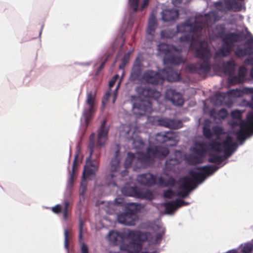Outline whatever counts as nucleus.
<instances>
[{
    "label": "nucleus",
    "instance_id": "obj_1",
    "mask_svg": "<svg viewBox=\"0 0 253 253\" xmlns=\"http://www.w3.org/2000/svg\"><path fill=\"white\" fill-rule=\"evenodd\" d=\"M244 0H220L214 3L216 10L209 12L204 16H197L190 18L184 23L177 26V32L184 33L179 38V42H197L200 44V47H205L202 43L203 37H208L209 40H214L218 37L222 38L223 42L227 45H233L235 43L242 41L249 36L250 33L246 29V35L243 31L237 30L223 35L224 27L223 25L216 26L211 29L212 25L218 21L222 14L228 10L239 11L242 10Z\"/></svg>",
    "mask_w": 253,
    "mask_h": 253
},
{
    "label": "nucleus",
    "instance_id": "obj_2",
    "mask_svg": "<svg viewBox=\"0 0 253 253\" xmlns=\"http://www.w3.org/2000/svg\"><path fill=\"white\" fill-rule=\"evenodd\" d=\"M109 127L106 126V120L102 121L100 126L97 130V141L95 143V133H92L89 137L88 148L89 150V157L86 158V164L84 166L81 187H86V179H91L98 169L99 161L93 159L94 154L97 157L100 155L99 148L105 146L108 139Z\"/></svg>",
    "mask_w": 253,
    "mask_h": 253
},
{
    "label": "nucleus",
    "instance_id": "obj_3",
    "mask_svg": "<svg viewBox=\"0 0 253 253\" xmlns=\"http://www.w3.org/2000/svg\"><path fill=\"white\" fill-rule=\"evenodd\" d=\"M219 168L217 166L207 165L197 168V169L201 170L202 172H198L194 169L190 170L188 173L192 178L184 176L180 179L179 187L183 190L178 192L177 196L181 198L186 197L197 184L202 183L207 176L211 175Z\"/></svg>",
    "mask_w": 253,
    "mask_h": 253
},
{
    "label": "nucleus",
    "instance_id": "obj_4",
    "mask_svg": "<svg viewBox=\"0 0 253 253\" xmlns=\"http://www.w3.org/2000/svg\"><path fill=\"white\" fill-rule=\"evenodd\" d=\"M194 54L196 58L201 59L202 62L190 64L185 67V70L190 73L198 74L205 77L211 70L210 60L212 56L211 48H195Z\"/></svg>",
    "mask_w": 253,
    "mask_h": 253
},
{
    "label": "nucleus",
    "instance_id": "obj_5",
    "mask_svg": "<svg viewBox=\"0 0 253 253\" xmlns=\"http://www.w3.org/2000/svg\"><path fill=\"white\" fill-rule=\"evenodd\" d=\"M169 154L168 148L159 146H151L147 148L145 153L137 154L138 161L143 166H149L153 164L155 159H163Z\"/></svg>",
    "mask_w": 253,
    "mask_h": 253
},
{
    "label": "nucleus",
    "instance_id": "obj_6",
    "mask_svg": "<svg viewBox=\"0 0 253 253\" xmlns=\"http://www.w3.org/2000/svg\"><path fill=\"white\" fill-rule=\"evenodd\" d=\"M252 102L249 103V106L253 109V95ZM240 128L236 132L237 139L242 143L246 139L250 132H253V112L247 117V122L242 121L240 124Z\"/></svg>",
    "mask_w": 253,
    "mask_h": 253
},
{
    "label": "nucleus",
    "instance_id": "obj_7",
    "mask_svg": "<svg viewBox=\"0 0 253 253\" xmlns=\"http://www.w3.org/2000/svg\"><path fill=\"white\" fill-rule=\"evenodd\" d=\"M160 52L165 51L163 62L165 64L178 65L185 62L186 59L180 54L182 48H158Z\"/></svg>",
    "mask_w": 253,
    "mask_h": 253
},
{
    "label": "nucleus",
    "instance_id": "obj_8",
    "mask_svg": "<svg viewBox=\"0 0 253 253\" xmlns=\"http://www.w3.org/2000/svg\"><path fill=\"white\" fill-rule=\"evenodd\" d=\"M120 146L119 144L116 145V151L114 157L111 160L110 162V171L111 172L106 176L108 180V185L117 186L115 177L116 175L114 172H117L120 167Z\"/></svg>",
    "mask_w": 253,
    "mask_h": 253
},
{
    "label": "nucleus",
    "instance_id": "obj_9",
    "mask_svg": "<svg viewBox=\"0 0 253 253\" xmlns=\"http://www.w3.org/2000/svg\"><path fill=\"white\" fill-rule=\"evenodd\" d=\"M96 94L92 91L86 94L85 105L83 112L86 124H88L92 119L96 111Z\"/></svg>",
    "mask_w": 253,
    "mask_h": 253
},
{
    "label": "nucleus",
    "instance_id": "obj_10",
    "mask_svg": "<svg viewBox=\"0 0 253 253\" xmlns=\"http://www.w3.org/2000/svg\"><path fill=\"white\" fill-rule=\"evenodd\" d=\"M126 212L118 215V221L126 225H134L135 216L137 212L136 205L134 203H129L126 206Z\"/></svg>",
    "mask_w": 253,
    "mask_h": 253
},
{
    "label": "nucleus",
    "instance_id": "obj_11",
    "mask_svg": "<svg viewBox=\"0 0 253 253\" xmlns=\"http://www.w3.org/2000/svg\"><path fill=\"white\" fill-rule=\"evenodd\" d=\"M211 149L220 153L224 150H230L236 149L237 145L234 142L233 138L230 136H227L222 142H219L217 140H213L210 144Z\"/></svg>",
    "mask_w": 253,
    "mask_h": 253
},
{
    "label": "nucleus",
    "instance_id": "obj_12",
    "mask_svg": "<svg viewBox=\"0 0 253 253\" xmlns=\"http://www.w3.org/2000/svg\"><path fill=\"white\" fill-rule=\"evenodd\" d=\"M134 113L136 115L143 116L146 113H151L152 111V103L149 99L141 100L135 102L133 105Z\"/></svg>",
    "mask_w": 253,
    "mask_h": 253
},
{
    "label": "nucleus",
    "instance_id": "obj_13",
    "mask_svg": "<svg viewBox=\"0 0 253 253\" xmlns=\"http://www.w3.org/2000/svg\"><path fill=\"white\" fill-rule=\"evenodd\" d=\"M157 25L156 19L154 15H151L149 19L148 26L147 28V34L148 35L147 39L150 41L156 42L157 44V47H161V42L158 41V38L155 34V30L157 28Z\"/></svg>",
    "mask_w": 253,
    "mask_h": 253
},
{
    "label": "nucleus",
    "instance_id": "obj_14",
    "mask_svg": "<svg viewBox=\"0 0 253 253\" xmlns=\"http://www.w3.org/2000/svg\"><path fill=\"white\" fill-rule=\"evenodd\" d=\"M142 78L146 83L155 85L162 84L165 80L160 73L151 70L146 71L143 73Z\"/></svg>",
    "mask_w": 253,
    "mask_h": 253
},
{
    "label": "nucleus",
    "instance_id": "obj_15",
    "mask_svg": "<svg viewBox=\"0 0 253 253\" xmlns=\"http://www.w3.org/2000/svg\"><path fill=\"white\" fill-rule=\"evenodd\" d=\"M165 96L167 99L170 100L173 105L181 106L183 105L184 100L182 95L173 88H168L165 92Z\"/></svg>",
    "mask_w": 253,
    "mask_h": 253
},
{
    "label": "nucleus",
    "instance_id": "obj_16",
    "mask_svg": "<svg viewBox=\"0 0 253 253\" xmlns=\"http://www.w3.org/2000/svg\"><path fill=\"white\" fill-rule=\"evenodd\" d=\"M176 134L174 132L171 131L166 132H161L157 133L156 135V140L160 143H164L168 141H171V143L169 144L170 146H175L176 144L175 140Z\"/></svg>",
    "mask_w": 253,
    "mask_h": 253
},
{
    "label": "nucleus",
    "instance_id": "obj_17",
    "mask_svg": "<svg viewBox=\"0 0 253 253\" xmlns=\"http://www.w3.org/2000/svg\"><path fill=\"white\" fill-rule=\"evenodd\" d=\"M122 251L120 253H138L142 249V244L137 241H131L128 243H123L120 245Z\"/></svg>",
    "mask_w": 253,
    "mask_h": 253
},
{
    "label": "nucleus",
    "instance_id": "obj_18",
    "mask_svg": "<svg viewBox=\"0 0 253 253\" xmlns=\"http://www.w3.org/2000/svg\"><path fill=\"white\" fill-rule=\"evenodd\" d=\"M136 90L145 98H148L147 99H149V98L158 99L161 95L160 91L149 87H138Z\"/></svg>",
    "mask_w": 253,
    "mask_h": 253
},
{
    "label": "nucleus",
    "instance_id": "obj_19",
    "mask_svg": "<svg viewBox=\"0 0 253 253\" xmlns=\"http://www.w3.org/2000/svg\"><path fill=\"white\" fill-rule=\"evenodd\" d=\"M137 180L140 184L146 186H152L156 183V176L150 173L138 175Z\"/></svg>",
    "mask_w": 253,
    "mask_h": 253
},
{
    "label": "nucleus",
    "instance_id": "obj_20",
    "mask_svg": "<svg viewBox=\"0 0 253 253\" xmlns=\"http://www.w3.org/2000/svg\"><path fill=\"white\" fill-rule=\"evenodd\" d=\"M175 32L173 30L167 29L162 30L161 32L160 38H158V41L161 42V47H176L174 46H170L169 44L165 43L164 41L167 39L172 38L174 35Z\"/></svg>",
    "mask_w": 253,
    "mask_h": 253
},
{
    "label": "nucleus",
    "instance_id": "obj_21",
    "mask_svg": "<svg viewBox=\"0 0 253 253\" xmlns=\"http://www.w3.org/2000/svg\"><path fill=\"white\" fill-rule=\"evenodd\" d=\"M178 16V11L176 9H165L162 12V17L164 21L175 20Z\"/></svg>",
    "mask_w": 253,
    "mask_h": 253
},
{
    "label": "nucleus",
    "instance_id": "obj_22",
    "mask_svg": "<svg viewBox=\"0 0 253 253\" xmlns=\"http://www.w3.org/2000/svg\"><path fill=\"white\" fill-rule=\"evenodd\" d=\"M177 153H180V151H175L173 157H169L166 161L165 165L167 169L172 170L173 166L179 164L181 162V158H178Z\"/></svg>",
    "mask_w": 253,
    "mask_h": 253
},
{
    "label": "nucleus",
    "instance_id": "obj_23",
    "mask_svg": "<svg viewBox=\"0 0 253 253\" xmlns=\"http://www.w3.org/2000/svg\"><path fill=\"white\" fill-rule=\"evenodd\" d=\"M109 240L115 245H118L124 239V236L122 233L115 231H110L108 234Z\"/></svg>",
    "mask_w": 253,
    "mask_h": 253
},
{
    "label": "nucleus",
    "instance_id": "obj_24",
    "mask_svg": "<svg viewBox=\"0 0 253 253\" xmlns=\"http://www.w3.org/2000/svg\"><path fill=\"white\" fill-rule=\"evenodd\" d=\"M141 73L140 64L135 63L133 66L129 80L131 82H134L139 79Z\"/></svg>",
    "mask_w": 253,
    "mask_h": 253
},
{
    "label": "nucleus",
    "instance_id": "obj_25",
    "mask_svg": "<svg viewBox=\"0 0 253 253\" xmlns=\"http://www.w3.org/2000/svg\"><path fill=\"white\" fill-rule=\"evenodd\" d=\"M208 146L205 142H199L193 148V152L196 155L203 157L205 155L208 150Z\"/></svg>",
    "mask_w": 253,
    "mask_h": 253
},
{
    "label": "nucleus",
    "instance_id": "obj_26",
    "mask_svg": "<svg viewBox=\"0 0 253 253\" xmlns=\"http://www.w3.org/2000/svg\"><path fill=\"white\" fill-rule=\"evenodd\" d=\"M140 188L137 187H124L122 189V193L127 196L133 197L138 198Z\"/></svg>",
    "mask_w": 253,
    "mask_h": 253
},
{
    "label": "nucleus",
    "instance_id": "obj_27",
    "mask_svg": "<svg viewBox=\"0 0 253 253\" xmlns=\"http://www.w3.org/2000/svg\"><path fill=\"white\" fill-rule=\"evenodd\" d=\"M236 66V63L233 60H229L222 65L224 73L230 76L234 73Z\"/></svg>",
    "mask_w": 253,
    "mask_h": 253
},
{
    "label": "nucleus",
    "instance_id": "obj_28",
    "mask_svg": "<svg viewBox=\"0 0 253 253\" xmlns=\"http://www.w3.org/2000/svg\"><path fill=\"white\" fill-rule=\"evenodd\" d=\"M149 0H144L142 5L138 6L139 0H128V3L130 8L134 11L135 12L137 10H142L148 4Z\"/></svg>",
    "mask_w": 253,
    "mask_h": 253
},
{
    "label": "nucleus",
    "instance_id": "obj_29",
    "mask_svg": "<svg viewBox=\"0 0 253 253\" xmlns=\"http://www.w3.org/2000/svg\"><path fill=\"white\" fill-rule=\"evenodd\" d=\"M163 72L167 75L168 81L172 82L178 80L179 75L171 68L167 67L163 69Z\"/></svg>",
    "mask_w": 253,
    "mask_h": 253
},
{
    "label": "nucleus",
    "instance_id": "obj_30",
    "mask_svg": "<svg viewBox=\"0 0 253 253\" xmlns=\"http://www.w3.org/2000/svg\"><path fill=\"white\" fill-rule=\"evenodd\" d=\"M158 124L161 126H163L169 128H176L177 124L174 120L168 118H163L158 120Z\"/></svg>",
    "mask_w": 253,
    "mask_h": 253
},
{
    "label": "nucleus",
    "instance_id": "obj_31",
    "mask_svg": "<svg viewBox=\"0 0 253 253\" xmlns=\"http://www.w3.org/2000/svg\"><path fill=\"white\" fill-rule=\"evenodd\" d=\"M235 55L239 58H244L253 54V48H236Z\"/></svg>",
    "mask_w": 253,
    "mask_h": 253
},
{
    "label": "nucleus",
    "instance_id": "obj_32",
    "mask_svg": "<svg viewBox=\"0 0 253 253\" xmlns=\"http://www.w3.org/2000/svg\"><path fill=\"white\" fill-rule=\"evenodd\" d=\"M242 92L245 94H249L253 93V88L251 87H244L242 91L238 89H233L229 91V93L236 97L240 96L242 95Z\"/></svg>",
    "mask_w": 253,
    "mask_h": 253
},
{
    "label": "nucleus",
    "instance_id": "obj_33",
    "mask_svg": "<svg viewBox=\"0 0 253 253\" xmlns=\"http://www.w3.org/2000/svg\"><path fill=\"white\" fill-rule=\"evenodd\" d=\"M179 206L177 204L176 200L169 202L164 204L165 210L168 213H171L174 210L179 208Z\"/></svg>",
    "mask_w": 253,
    "mask_h": 253
},
{
    "label": "nucleus",
    "instance_id": "obj_34",
    "mask_svg": "<svg viewBox=\"0 0 253 253\" xmlns=\"http://www.w3.org/2000/svg\"><path fill=\"white\" fill-rule=\"evenodd\" d=\"M77 162H76V158L75 159L73 164L72 166V173L70 174V176L69 177V179L67 183V187H72L74 183V180L76 177V175L75 174V170L77 167Z\"/></svg>",
    "mask_w": 253,
    "mask_h": 253
},
{
    "label": "nucleus",
    "instance_id": "obj_35",
    "mask_svg": "<svg viewBox=\"0 0 253 253\" xmlns=\"http://www.w3.org/2000/svg\"><path fill=\"white\" fill-rule=\"evenodd\" d=\"M208 161L211 163L220 165L223 161V157L216 154H212L209 156Z\"/></svg>",
    "mask_w": 253,
    "mask_h": 253
},
{
    "label": "nucleus",
    "instance_id": "obj_36",
    "mask_svg": "<svg viewBox=\"0 0 253 253\" xmlns=\"http://www.w3.org/2000/svg\"><path fill=\"white\" fill-rule=\"evenodd\" d=\"M233 48H219L214 55V58L216 59L218 56L226 57L230 54Z\"/></svg>",
    "mask_w": 253,
    "mask_h": 253
},
{
    "label": "nucleus",
    "instance_id": "obj_37",
    "mask_svg": "<svg viewBox=\"0 0 253 253\" xmlns=\"http://www.w3.org/2000/svg\"><path fill=\"white\" fill-rule=\"evenodd\" d=\"M140 231L138 230H128L126 233V236L132 240V241H137V238L139 237Z\"/></svg>",
    "mask_w": 253,
    "mask_h": 253
},
{
    "label": "nucleus",
    "instance_id": "obj_38",
    "mask_svg": "<svg viewBox=\"0 0 253 253\" xmlns=\"http://www.w3.org/2000/svg\"><path fill=\"white\" fill-rule=\"evenodd\" d=\"M139 194L140 196H138V198L145 199L151 200L154 198L153 194L150 191L143 192L141 189H140Z\"/></svg>",
    "mask_w": 253,
    "mask_h": 253
},
{
    "label": "nucleus",
    "instance_id": "obj_39",
    "mask_svg": "<svg viewBox=\"0 0 253 253\" xmlns=\"http://www.w3.org/2000/svg\"><path fill=\"white\" fill-rule=\"evenodd\" d=\"M131 53V51H129L124 55V56L121 60L122 63L119 65L120 69H124L125 68V67H126V65L127 63H128V62L129 60L130 55Z\"/></svg>",
    "mask_w": 253,
    "mask_h": 253
},
{
    "label": "nucleus",
    "instance_id": "obj_40",
    "mask_svg": "<svg viewBox=\"0 0 253 253\" xmlns=\"http://www.w3.org/2000/svg\"><path fill=\"white\" fill-rule=\"evenodd\" d=\"M135 156L134 154L131 152H128L127 157L125 162V167L126 169H128L130 167L131 163L133 160L135 159Z\"/></svg>",
    "mask_w": 253,
    "mask_h": 253
},
{
    "label": "nucleus",
    "instance_id": "obj_41",
    "mask_svg": "<svg viewBox=\"0 0 253 253\" xmlns=\"http://www.w3.org/2000/svg\"><path fill=\"white\" fill-rule=\"evenodd\" d=\"M72 206L69 202L66 201L64 202V220L67 219L70 216L72 211Z\"/></svg>",
    "mask_w": 253,
    "mask_h": 253
},
{
    "label": "nucleus",
    "instance_id": "obj_42",
    "mask_svg": "<svg viewBox=\"0 0 253 253\" xmlns=\"http://www.w3.org/2000/svg\"><path fill=\"white\" fill-rule=\"evenodd\" d=\"M203 133L204 136L207 139H210L213 136L212 132L211 131L210 126L208 124H206L203 127Z\"/></svg>",
    "mask_w": 253,
    "mask_h": 253
},
{
    "label": "nucleus",
    "instance_id": "obj_43",
    "mask_svg": "<svg viewBox=\"0 0 253 253\" xmlns=\"http://www.w3.org/2000/svg\"><path fill=\"white\" fill-rule=\"evenodd\" d=\"M212 129L215 135L216 136V140H217L219 139L220 135L224 133L223 129L221 126H215L212 127Z\"/></svg>",
    "mask_w": 253,
    "mask_h": 253
},
{
    "label": "nucleus",
    "instance_id": "obj_44",
    "mask_svg": "<svg viewBox=\"0 0 253 253\" xmlns=\"http://www.w3.org/2000/svg\"><path fill=\"white\" fill-rule=\"evenodd\" d=\"M140 235L137 238V241L138 242H143L146 241L150 236L151 234L149 232H139Z\"/></svg>",
    "mask_w": 253,
    "mask_h": 253
},
{
    "label": "nucleus",
    "instance_id": "obj_45",
    "mask_svg": "<svg viewBox=\"0 0 253 253\" xmlns=\"http://www.w3.org/2000/svg\"><path fill=\"white\" fill-rule=\"evenodd\" d=\"M64 247L67 249L69 250V245L70 242V234L69 231L67 230L64 231Z\"/></svg>",
    "mask_w": 253,
    "mask_h": 253
},
{
    "label": "nucleus",
    "instance_id": "obj_46",
    "mask_svg": "<svg viewBox=\"0 0 253 253\" xmlns=\"http://www.w3.org/2000/svg\"><path fill=\"white\" fill-rule=\"evenodd\" d=\"M228 115L227 110L225 108H222L217 112V116L222 119L226 118Z\"/></svg>",
    "mask_w": 253,
    "mask_h": 253
},
{
    "label": "nucleus",
    "instance_id": "obj_47",
    "mask_svg": "<svg viewBox=\"0 0 253 253\" xmlns=\"http://www.w3.org/2000/svg\"><path fill=\"white\" fill-rule=\"evenodd\" d=\"M247 72V68L244 66H241L239 68L238 76L240 78H244L246 75Z\"/></svg>",
    "mask_w": 253,
    "mask_h": 253
},
{
    "label": "nucleus",
    "instance_id": "obj_48",
    "mask_svg": "<svg viewBox=\"0 0 253 253\" xmlns=\"http://www.w3.org/2000/svg\"><path fill=\"white\" fill-rule=\"evenodd\" d=\"M175 196L174 192L170 189L164 191V197L166 198L171 199Z\"/></svg>",
    "mask_w": 253,
    "mask_h": 253
},
{
    "label": "nucleus",
    "instance_id": "obj_49",
    "mask_svg": "<svg viewBox=\"0 0 253 253\" xmlns=\"http://www.w3.org/2000/svg\"><path fill=\"white\" fill-rule=\"evenodd\" d=\"M165 187L173 186L175 184V180L172 177L165 179Z\"/></svg>",
    "mask_w": 253,
    "mask_h": 253
},
{
    "label": "nucleus",
    "instance_id": "obj_50",
    "mask_svg": "<svg viewBox=\"0 0 253 253\" xmlns=\"http://www.w3.org/2000/svg\"><path fill=\"white\" fill-rule=\"evenodd\" d=\"M253 249V246L251 244H246L242 249V252L244 253H250Z\"/></svg>",
    "mask_w": 253,
    "mask_h": 253
},
{
    "label": "nucleus",
    "instance_id": "obj_51",
    "mask_svg": "<svg viewBox=\"0 0 253 253\" xmlns=\"http://www.w3.org/2000/svg\"><path fill=\"white\" fill-rule=\"evenodd\" d=\"M123 42H124L121 37L117 38L114 42L112 47H122Z\"/></svg>",
    "mask_w": 253,
    "mask_h": 253
},
{
    "label": "nucleus",
    "instance_id": "obj_52",
    "mask_svg": "<svg viewBox=\"0 0 253 253\" xmlns=\"http://www.w3.org/2000/svg\"><path fill=\"white\" fill-rule=\"evenodd\" d=\"M231 115L234 119H241L242 118V113L238 110L233 111L231 113Z\"/></svg>",
    "mask_w": 253,
    "mask_h": 253
},
{
    "label": "nucleus",
    "instance_id": "obj_53",
    "mask_svg": "<svg viewBox=\"0 0 253 253\" xmlns=\"http://www.w3.org/2000/svg\"><path fill=\"white\" fill-rule=\"evenodd\" d=\"M189 161L193 164L201 163V159L196 156H191L189 157Z\"/></svg>",
    "mask_w": 253,
    "mask_h": 253
},
{
    "label": "nucleus",
    "instance_id": "obj_54",
    "mask_svg": "<svg viewBox=\"0 0 253 253\" xmlns=\"http://www.w3.org/2000/svg\"><path fill=\"white\" fill-rule=\"evenodd\" d=\"M83 225H84V222L80 220V226H79V241L81 242V241H83Z\"/></svg>",
    "mask_w": 253,
    "mask_h": 253
},
{
    "label": "nucleus",
    "instance_id": "obj_55",
    "mask_svg": "<svg viewBox=\"0 0 253 253\" xmlns=\"http://www.w3.org/2000/svg\"><path fill=\"white\" fill-rule=\"evenodd\" d=\"M82 243L81 247V253H88V248L86 244L84 242V240L80 242Z\"/></svg>",
    "mask_w": 253,
    "mask_h": 253
},
{
    "label": "nucleus",
    "instance_id": "obj_56",
    "mask_svg": "<svg viewBox=\"0 0 253 253\" xmlns=\"http://www.w3.org/2000/svg\"><path fill=\"white\" fill-rule=\"evenodd\" d=\"M43 26H44V25L42 24V26H41L40 30L37 32V33L36 34H33V32H30L29 33V35L30 36H33V37H32L31 38L32 39H36V38H37L38 37H40L41 34H42V29L43 28Z\"/></svg>",
    "mask_w": 253,
    "mask_h": 253
},
{
    "label": "nucleus",
    "instance_id": "obj_57",
    "mask_svg": "<svg viewBox=\"0 0 253 253\" xmlns=\"http://www.w3.org/2000/svg\"><path fill=\"white\" fill-rule=\"evenodd\" d=\"M230 83L231 84H237L240 83L241 81V78L238 76H234L231 78L230 80Z\"/></svg>",
    "mask_w": 253,
    "mask_h": 253
},
{
    "label": "nucleus",
    "instance_id": "obj_58",
    "mask_svg": "<svg viewBox=\"0 0 253 253\" xmlns=\"http://www.w3.org/2000/svg\"><path fill=\"white\" fill-rule=\"evenodd\" d=\"M119 75H115L113 77L112 79L110 81L109 83V86L110 88L112 87L115 84L116 81L119 78Z\"/></svg>",
    "mask_w": 253,
    "mask_h": 253
},
{
    "label": "nucleus",
    "instance_id": "obj_59",
    "mask_svg": "<svg viewBox=\"0 0 253 253\" xmlns=\"http://www.w3.org/2000/svg\"><path fill=\"white\" fill-rule=\"evenodd\" d=\"M236 150V149H230V150H223V151L224 152V155H225V158H228L229 157H230L232 154H233V153Z\"/></svg>",
    "mask_w": 253,
    "mask_h": 253
},
{
    "label": "nucleus",
    "instance_id": "obj_60",
    "mask_svg": "<svg viewBox=\"0 0 253 253\" xmlns=\"http://www.w3.org/2000/svg\"><path fill=\"white\" fill-rule=\"evenodd\" d=\"M165 231L163 230L162 232L157 233L155 236V240L156 243H159L162 239V237L165 233Z\"/></svg>",
    "mask_w": 253,
    "mask_h": 253
},
{
    "label": "nucleus",
    "instance_id": "obj_61",
    "mask_svg": "<svg viewBox=\"0 0 253 253\" xmlns=\"http://www.w3.org/2000/svg\"><path fill=\"white\" fill-rule=\"evenodd\" d=\"M52 211L55 213H59L62 211V207L60 205H57L51 208Z\"/></svg>",
    "mask_w": 253,
    "mask_h": 253
},
{
    "label": "nucleus",
    "instance_id": "obj_62",
    "mask_svg": "<svg viewBox=\"0 0 253 253\" xmlns=\"http://www.w3.org/2000/svg\"><path fill=\"white\" fill-rule=\"evenodd\" d=\"M246 47H253V37H249L246 42Z\"/></svg>",
    "mask_w": 253,
    "mask_h": 253
},
{
    "label": "nucleus",
    "instance_id": "obj_63",
    "mask_svg": "<svg viewBox=\"0 0 253 253\" xmlns=\"http://www.w3.org/2000/svg\"><path fill=\"white\" fill-rule=\"evenodd\" d=\"M108 60V58H106L104 61H103L101 64H100V65L99 66V67H98V68L97 69V71H96V75H98L99 72L101 71V70L105 66V65L106 64V62H107Z\"/></svg>",
    "mask_w": 253,
    "mask_h": 253
},
{
    "label": "nucleus",
    "instance_id": "obj_64",
    "mask_svg": "<svg viewBox=\"0 0 253 253\" xmlns=\"http://www.w3.org/2000/svg\"><path fill=\"white\" fill-rule=\"evenodd\" d=\"M165 179L161 176L159 178L158 184L161 187H165Z\"/></svg>",
    "mask_w": 253,
    "mask_h": 253
}]
</instances>
